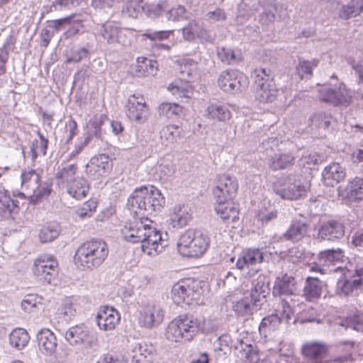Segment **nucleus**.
<instances>
[{
    "label": "nucleus",
    "mask_w": 363,
    "mask_h": 363,
    "mask_svg": "<svg viewBox=\"0 0 363 363\" xmlns=\"http://www.w3.org/2000/svg\"><path fill=\"white\" fill-rule=\"evenodd\" d=\"M204 319L191 313L181 314L172 320L167 329V338L175 342H186L191 341L201 331L207 334L210 330L203 326Z\"/></svg>",
    "instance_id": "obj_1"
},
{
    "label": "nucleus",
    "mask_w": 363,
    "mask_h": 363,
    "mask_svg": "<svg viewBox=\"0 0 363 363\" xmlns=\"http://www.w3.org/2000/svg\"><path fill=\"white\" fill-rule=\"evenodd\" d=\"M299 289L296 278L287 273L281 274L275 278L272 289V295L274 298H281V315L286 321L291 320V316L297 312V294Z\"/></svg>",
    "instance_id": "obj_2"
},
{
    "label": "nucleus",
    "mask_w": 363,
    "mask_h": 363,
    "mask_svg": "<svg viewBox=\"0 0 363 363\" xmlns=\"http://www.w3.org/2000/svg\"><path fill=\"white\" fill-rule=\"evenodd\" d=\"M109 249L106 242L101 239H91L83 242L74 255L75 264L83 269L94 270L106 259Z\"/></svg>",
    "instance_id": "obj_3"
},
{
    "label": "nucleus",
    "mask_w": 363,
    "mask_h": 363,
    "mask_svg": "<svg viewBox=\"0 0 363 363\" xmlns=\"http://www.w3.org/2000/svg\"><path fill=\"white\" fill-rule=\"evenodd\" d=\"M211 238L207 231L189 229L179 236L177 242L179 252L184 257H199L209 248Z\"/></svg>",
    "instance_id": "obj_4"
},
{
    "label": "nucleus",
    "mask_w": 363,
    "mask_h": 363,
    "mask_svg": "<svg viewBox=\"0 0 363 363\" xmlns=\"http://www.w3.org/2000/svg\"><path fill=\"white\" fill-rule=\"evenodd\" d=\"M206 287L207 284L205 281L197 279H182L172 286V301L178 306L199 304L201 297Z\"/></svg>",
    "instance_id": "obj_5"
},
{
    "label": "nucleus",
    "mask_w": 363,
    "mask_h": 363,
    "mask_svg": "<svg viewBox=\"0 0 363 363\" xmlns=\"http://www.w3.org/2000/svg\"><path fill=\"white\" fill-rule=\"evenodd\" d=\"M230 343V336L223 335L215 341V350L221 352L227 357L233 349L235 355L242 360V363H258L259 360L258 352L251 344H247L243 340L239 341L234 345H231Z\"/></svg>",
    "instance_id": "obj_6"
},
{
    "label": "nucleus",
    "mask_w": 363,
    "mask_h": 363,
    "mask_svg": "<svg viewBox=\"0 0 363 363\" xmlns=\"http://www.w3.org/2000/svg\"><path fill=\"white\" fill-rule=\"evenodd\" d=\"M253 76L256 99L261 103H272L275 101L278 89L271 69H256Z\"/></svg>",
    "instance_id": "obj_7"
},
{
    "label": "nucleus",
    "mask_w": 363,
    "mask_h": 363,
    "mask_svg": "<svg viewBox=\"0 0 363 363\" xmlns=\"http://www.w3.org/2000/svg\"><path fill=\"white\" fill-rule=\"evenodd\" d=\"M330 78L337 82L334 84L330 82L325 84L318 90L320 100L333 106H347L351 101L352 96L345 84L342 82H339L335 74H333Z\"/></svg>",
    "instance_id": "obj_8"
},
{
    "label": "nucleus",
    "mask_w": 363,
    "mask_h": 363,
    "mask_svg": "<svg viewBox=\"0 0 363 363\" xmlns=\"http://www.w3.org/2000/svg\"><path fill=\"white\" fill-rule=\"evenodd\" d=\"M65 338L72 346L84 345L86 348L96 349L99 346L97 335L85 324L70 327L65 334Z\"/></svg>",
    "instance_id": "obj_9"
},
{
    "label": "nucleus",
    "mask_w": 363,
    "mask_h": 363,
    "mask_svg": "<svg viewBox=\"0 0 363 363\" xmlns=\"http://www.w3.org/2000/svg\"><path fill=\"white\" fill-rule=\"evenodd\" d=\"M248 80L245 75L236 69L222 72L218 79V85L226 93L241 92L247 87Z\"/></svg>",
    "instance_id": "obj_10"
},
{
    "label": "nucleus",
    "mask_w": 363,
    "mask_h": 363,
    "mask_svg": "<svg viewBox=\"0 0 363 363\" xmlns=\"http://www.w3.org/2000/svg\"><path fill=\"white\" fill-rule=\"evenodd\" d=\"M127 206L128 209L135 213L153 214V210L150 202L147 185L136 188L129 196Z\"/></svg>",
    "instance_id": "obj_11"
},
{
    "label": "nucleus",
    "mask_w": 363,
    "mask_h": 363,
    "mask_svg": "<svg viewBox=\"0 0 363 363\" xmlns=\"http://www.w3.org/2000/svg\"><path fill=\"white\" fill-rule=\"evenodd\" d=\"M96 30L98 35L101 36L108 44L125 45L128 43L126 30L118 26L113 21L98 23Z\"/></svg>",
    "instance_id": "obj_12"
},
{
    "label": "nucleus",
    "mask_w": 363,
    "mask_h": 363,
    "mask_svg": "<svg viewBox=\"0 0 363 363\" xmlns=\"http://www.w3.org/2000/svg\"><path fill=\"white\" fill-rule=\"evenodd\" d=\"M363 289V268L356 269L351 275L344 274L336 284V294L340 296H349Z\"/></svg>",
    "instance_id": "obj_13"
},
{
    "label": "nucleus",
    "mask_w": 363,
    "mask_h": 363,
    "mask_svg": "<svg viewBox=\"0 0 363 363\" xmlns=\"http://www.w3.org/2000/svg\"><path fill=\"white\" fill-rule=\"evenodd\" d=\"M345 227L340 220L330 219L321 221L317 230L315 239L319 242H337L341 240L345 235Z\"/></svg>",
    "instance_id": "obj_14"
},
{
    "label": "nucleus",
    "mask_w": 363,
    "mask_h": 363,
    "mask_svg": "<svg viewBox=\"0 0 363 363\" xmlns=\"http://www.w3.org/2000/svg\"><path fill=\"white\" fill-rule=\"evenodd\" d=\"M113 168L112 162L108 155L101 154L91 158L86 165L85 173L91 180H99L106 177Z\"/></svg>",
    "instance_id": "obj_15"
},
{
    "label": "nucleus",
    "mask_w": 363,
    "mask_h": 363,
    "mask_svg": "<svg viewBox=\"0 0 363 363\" xmlns=\"http://www.w3.org/2000/svg\"><path fill=\"white\" fill-rule=\"evenodd\" d=\"M238 186V182L235 177L225 174L220 176L213 191L216 202L223 203L227 201H233L237 195Z\"/></svg>",
    "instance_id": "obj_16"
},
{
    "label": "nucleus",
    "mask_w": 363,
    "mask_h": 363,
    "mask_svg": "<svg viewBox=\"0 0 363 363\" xmlns=\"http://www.w3.org/2000/svg\"><path fill=\"white\" fill-rule=\"evenodd\" d=\"M328 353V345L321 342H306L301 348L303 363H324L326 362Z\"/></svg>",
    "instance_id": "obj_17"
},
{
    "label": "nucleus",
    "mask_w": 363,
    "mask_h": 363,
    "mask_svg": "<svg viewBox=\"0 0 363 363\" xmlns=\"http://www.w3.org/2000/svg\"><path fill=\"white\" fill-rule=\"evenodd\" d=\"M274 190L282 199L293 201L305 196L307 188L299 179H294L292 175H289L285 184L275 186Z\"/></svg>",
    "instance_id": "obj_18"
},
{
    "label": "nucleus",
    "mask_w": 363,
    "mask_h": 363,
    "mask_svg": "<svg viewBox=\"0 0 363 363\" xmlns=\"http://www.w3.org/2000/svg\"><path fill=\"white\" fill-rule=\"evenodd\" d=\"M126 116L128 118L138 123H143L146 121L147 108L145 100L142 95L133 94L127 101Z\"/></svg>",
    "instance_id": "obj_19"
},
{
    "label": "nucleus",
    "mask_w": 363,
    "mask_h": 363,
    "mask_svg": "<svg viewBox=\"0 0 363 363\" xmlns=\"http://www.w3.org/2000/svg\"><path fill=\"white\" fill-rule=\"evenodd\" d=\"M252 284L250 290L244 294L252 299L256 306L262 308L267 302V298L271 291L269 281L264 277L259 276Z\"/></svg>",
    "instance_id": "obj_20"
},
{
    "label": "nucleus",
    "mask_w": 363,
    "mask_h": 363,
    "mask_svg": "<svg viewBox=\"0 0 363 363\" xmlns=\"http://www.w3.org/2000/svg\"><path fill=\"white\" fill-rule=\"evenodd\" d=\"M145 236L146 239L141 245V250L148 255H152V251L159 254L167 245V242L162 238L160 230L150 225Z\"/></svg>",
    "instance_id": "obj_21"
},
{
    "label": "nucleus",
    "mask_w": 363,
    "mask_h": 363,
    "mask_svg": "<svg viewBox=\"0 0 363 363\" xmlns=\"http://www.w3.org/2000/svg\"><path fill=\"white\" fill-rule=\"evenodd\" d=\"M57 262L50 257L47 260H36L33 270L39 280L50 284L57 276Z\"/></svg>",
    "instance_id": "obj_22"
},
{
    "label": "nucleus",
    "mask_w": 363,
    "mask_h": 363,
    "mask_svg": "<svg viewBox=\"0 0 363 363\" xmlns=\"http://www.w3.org/2000/svg\"><path fill=\"white\" fill-rule=\"evenodd\" d=\"M120 320L121 315L118 311L108 306H101L96 317L98 327L105 331L113 330Z\"/></svg>",
    "instance_id": "obj_23"
},
{
    "label": "nucleus",
    "mask_w": 363,
    "mask_h": 363,
    "mask_svg": "<svg viewBox=\"0 0 363 363\" xmlns=\"http://www.w3.org/2000/svg\"><path fill=\"white\" fill-rule=\"evenodd\" d=\"M164 317V311L158 304L146 307L141 313L139 323L142 327L153 328L162 323Z\"/></svg>",
    "instance_id": "obj_24"
},
{
    "label": "nucleus",
    "mask_w": 363,
    "mask_h": 363,
    "mask_svg": "<svg viewBox=\"0 0 363 363\" xmlns=\"http://www.w3.org/2000/svg\"><path fill=\"white\" fill-rule=\"evenodd\" d=\"M264 261V252L259 248L249 247L242 250L236 262L240 270H249L250 267Z\"/></svg>",
    "instance_id": "obj_25"
},
{
    "label": "nucleus",
    "mask_w": 363,
    "mask_h": 363,
    "mask_svg": "<svg viewBox=\"0 0 363 363\" xmlns=\"http://www.w3.org/2000/svg\"><path fill=\"white\" fill-rule=\"evenodd\" d=\"M131 353L133 363H150L155 358L156 349L151 342L141 341L132 346Z\"/></svg>",
    "instance_id": "obj_26"
},
{
    "label": "nucleus",
    "mask_w": 363,
    "mask_h": 363,
    "mask_svg": "<svg viewBox=\"0 0 363 363\" xmlns=\"http://www.w3.org/2000/svg\"><path fill=\"white\" fill-rule=\"evenodd\" d=\"M38 349L45 356L53 355L57 347L55 333L48 328H42L36 334Z\"/></svg>",
    "instance_id": "obj_27"
},
{
    "label": "nucleus",
    "mask_w": 363,
    "mask_h": 363,
    "mask_svg": "<svg viewBox=\"0 0 363 363\" xmlns=\"http://www.w3.org/2000/svg\"><path fill=\"white\" fill-rule=\"evenodd\" d=\"M309 224L303 220L294 219L281 238L293 243L298 242L308 236Z\"/></svg>",
    "instance_id": "obj_28"
},
{
    "label": "nucleus",
    "mask_w": 363,
    "mask_h": 363,
    "mask_svg": "<svg viewBox=\"0 0 363 363\" xmlns=\"http://www.w3.org/2000/svg\"><path fill=\"white\" fill-rule=\"evenodd\" d=\"M345 169L337 162L330 164L322 172L323 182L328 186L337 184L345 179Z\"/></svg>",
    "instance_id": "obj_29"
},
{
    "label": "nucleus",
    "mask_w": 363,
    "mask_h": 363,
    "mask_svg": "<svg viewBox=\"0 0 363 363\" xmlns=\"http://www.w3.org/2000/svg\"><path fill=\"white\" fill-rule=\"evenodd\" d=\"M16 195L11 196L9 191H5L0 195V214L4 219L12 217L13 213L19 211V201L15 199Z\"/></svg>",
    "instance_id": "obj_30"
},
{
    "label": "nucleus",
    "mask_w": 363,
    "mask_h": 363,
    "mask_svg": "<svg viewBox=\"0 0 363 363\" xmlns=\"http://www.w3.org/2000/svg\"><path fill=\"white\" fill-rule=\"evenodd\" d=\"M344 257L343 252L341 249H328L321 251L318 255V260L320 264L323 265L327 269V272L335 271L336 268L330 269V267H335L337 263L341 262Z\"/></svg>",
    "instance_id": "obj_31"
},
{
    "label": "nucleus",
    "mask_w": 363,
    "mask_h": 363,
    "mask_svg": "<svg viewBox=\"0 0 363 363\" xmlns=\"http://www.w3.org/2000/svg\"><path fill=\"white\" fill-rule=\"evenodd\" d=\"M278 210L269 201L264 202L257 210L256 218L262 227H267L275 223L278 218Z\"/></svg>",
    "instance_id": "obj_32"
},
{
    "label": "nucleus",
    "mask_w": 363,
    "mask_h": 363,
    "mask_svg": "<svg viewBox=\"0 0 363 363\" xmlns=\"http://www.w3.org/2000/svg\"><path fill=\"white\" fill-rule=\"evenodd\" d=\"M296 157L289 152L274 153L269 159L268 164L273 171L287 169L294 164Z\"/></svg>",
    "instance_id": "obj_33"
},
{
    "label": "nucleus",
    "mask_w": 363,
    "mask_h": 363,
    "mask_svg": "<svg viewBox=\"0 0 363 363\" xmlns=\"http://www.w3.org/2000/svg\"><path fill=\"white\" fill-rule=\"evenodd\" d=\"M158 63L156 60L145 57H138L136 64L132 67L134 74L138 77L154 76L157 74Z\"/></svg>",
    "instance_id": "obj_34"
},
{
    "label": "nucleus",
    "mask_w": 363,
    "mask_h": 363,
    "mask_svg": "<svg viewBox=\"0 0 363 363\" xmlns=\"http://www.w3.org/2000/svg\"><path fill=\"white\" fill-rule=\"evenodd\" d=\"M90 185L84 177H77L66 185L67 193L77 200L85 198L89 193Z\"/></svg>",
    "instance_id": "obj_35"
},
{
    "label": "nucleus",
    "mask_w": 363,
    "mask_h": 363,
    "mask_svg": "<svg viewBox=\"0 0 363 363\" xmlns=\"http://www.w3.org/2000/svg\"><path fill=\"white\" fill-rule=\"evenodd\" d=\"M323 281L316 277H308L303 289V296L308 301H314L319 298L322 294Z\"/></svg>",
    "instance_id": "obj_36"
},
{
    "label": "nucleus",
    "mask_w": 363,
    "mask_h": 363,
    "mask_svg": "<svg viewBox=\"0 0 363 363\" xmlns=\"http://www.w3.org/2000/svg\"><path fill=\"white\" fill-rule=\"evenodd\" d=\"M260 309L245 294L233 306V310L238 316L246 318L252 316Z\"/></svg>",
    "instance_id": "obj_37"
},
{
    "label": "nucleus",
    "mask_w": 363,
    "mask_h": 363,
    "mask_svg": "<svg viewBox=\"0 0 363 363\" xmlns=\"http://www.w3.org/2000/svg\"><path fill=\"white\" fill-rule=\"evenodd\" d=\"M215 211L225 222H228L230 220L235 221L238 214L236 204L233 201H227L223 203L216 202Z\"/></svg>",
    "instance_id": "obj_38"
},
{
    "label": "nucleus",
    "mask_w": 363,
    "mask_h": 363,
    "mask_svg": "<svg viewBox=\"0 0 363 363\" xmlns=\"http://www.w3.org/2000/svg\"><path fill=\"white\" fill-rule=\"evenodd\" d=\"M363 12V0H350L343 4L339 10V17L347 20L359 16Z\"/></svg>",
    "instance_id": "obj_39"
},
{
    "label": "nucleus",
    "mask_w": 363,
    "mask_h": 363,
    "mask_svg": "<svg viewBox=\"0 0 363 363\" xmlns=\"http://www.w3.org/2000/svg\"><path fill=\"white\" fill-rule=\"evenodd\" d=\"M281 323V318L277 313L263 318L259 326L260 335L265 337H268L279 328Z\"/></svg>",
    "instance_id": "obj_40"
},
{
    "label": "nucleus",
    "mask_w": 363,
    "mask_h": 363,
    "mask_svg": "<svg viewBox=\"0 0 363 363\" xmlns=\"http://www.w3.org/2000/svg\"><path fill=\"white\" fill-rule=\"evenodd\" d=\"M168 89L178 99H189L193 96V87L189 82L179 80L169 84Z\"/></svg>",
    "instance_id": "obj_41"
},
{
    "label": "nucleus",
    "mask_w": 363,
    "mask_h": 363,
    "mask_svg": "<svg viewBox=\"0 0 363 363\" xmlns=\"http://www.w3.org/2000/svg\"><path fill=\"white\" fill-rule=\"evenodd\" d=\"M346 197L351 202L363 200V178L357 177L349 183L346 189Z\"/></svg>",
    "instance_id": "obj_42"
},
{
    "label": "nucleus",
    "mask_w": 363,
    "mask_h": 363,
    "mask_svg": "<svg viewBox=\"0 0 363 363\" xmlns=\"http://www.w3.org/2000/svg\"><path fill=\"white\" fill-rule=\"evenodd\" d=\"M61 233V226L58 223L52 222L44 225L39 232V239L42 243L54 241Z\"/></svg>",
    "instance_id": "obj_43"
},
{
    "label": "nucleus",
    "mask_w": 363,
    "mask_h": 363,
    "mask_svg": "<svg viewBox=\"0 0 363 363\" xmlns=\"http://www.w3.org/2000/svg\"><path fill=\"white\" fill-rule=\"evenodd\" d=\"M32 194L28 196V201L31 204L40 203L44 199H47L52 192V184L49 182H40L38 188H35Z\"/></svg>",
    "instance_id": "obj_44"
},
{
    "label": "nucleus",
    "mask_w": 363,
    "mask_h": 363,
    "mask_svg": "<svg viewBox=\"0 0 363 363\" xmlns=\"http://www.w3.org/2000/svg\"><path fill=\"white\" fill-rule=\"evenodd\" d=\"M21 187L31 192L41 182L40 174L34 169L24 170L21 174Z\"/></svg>",
    "instance_id": "obj_45"
},
{
    "label": "nucleus",
    "mask_w": 363,
    "mask_h": 363,
    "mask_svg": "<svg viewBox=\"0 0 363 363\" xmlns=\"http://www.w3.org/2000/svg\"><path fill=\"white\" fill-rule=\"evenodd\" d=\"M30 336L23 328H16L9 335L10 345L17 350H22L28 343Z\"/></svg>",
    "instance_id": "obj_46"
},
{
    "label": "nucleus",
    "mask_w": 363,
    "mask_h": 363,
    "mask_svg": "<svg viewBox=\"0 0 363 363\" xmlns=\"http://www.w3.org/2000/svg\"><path fill=\"white\" fill-rule=\"evenodd\" d=\"M208 116L218 121H226L231 117V113L227 106L218 104H211L207 108Z\"/></svg>",
    "instance_id": "obj_47"
},
{
    "label": "nucleus",
    "mask_w": 363,
    "mask_h": 363,
    "mask_svg": "<svg viewBox=\"0 0 363 363\" xmlns=\"http://www.w3.org/2000/svg\"><path fill=\"white\" fill-rule=\"evenodd\" d=\"M107 119L108 118L106 115L101 114L99 117H96L90 121L89 135L84 140V145H87L89 143L92 136L96 137L97 139L102 140L103 133L101 127Z\"/></svg>",
    "instance_id": "obj_48"
},
{
    "label": "nucleus",
    "mask_w": 363,
    "mask_h": 363,
    "mask_svg": "<svg viewBox=\"0 0 363 363\" xmlns=\"http://www.w3.org/2000/svg\"><path fill=\"white\" fill-rule=\"evenodd\" d=\"M319 60L313 59L312 60H299L296 67V74L299 76L301 79H310L313 75V69L318 66Z\"/></svg>",
    "instance_id": "obj_49"
},
{
    "label": "nucleus",
    "mask_w": 363,
    "mask_h": 363,
    "mask_svg": "<svg viewBox=\"0 0 363 363\" xmlns=\"http://www.w3.org/2000/svg\"><path fill=\"white\" fill-rule=\"evenodd\" d=\"M150 202L154 213H157L163 208L165 204V198L161 191L155 186L147 185Z\"/></svg>",
    "instance_id": "obj_50"
},
{
    "label": "nucleus",
    "mask_w": 363,
    "mask_h": 363,
    "mask_svg": "<svg viewBox=\"0 0 363 363\" xmlns=\"http://www.w3.org/2000/svg\"><path fill=\"white\" fill-rule=\"evenodd\" d=\"M124 4L122 7V13L129 17L136 18L145 11L140 0H120Z\"/></svg>",
    "instance_id": "obj_51"
},
{
    "label": "nucleus",
    "mask_w": 363,
    "mask_h": 363,
    "mask_svg": "<svg viewBox=\"0 0 363 363\" xmlns=\"http://www.w3.org/2000/svg\"><path fill=\"white\" fill-rule=\"evenodd\" d=\"M217 55L222 62L227 65L237 64L241 60L240 51L224 47L217 48Z\"/></svg>",
    "instance_id": "obj_52"
},
{
    "label": "nucleus",
    "mask_w": 363,
    "mask_h": 363,
    "mask_svg": "<svg viewBox=\"0 0 363 363\" xmlns=\"http://www.w3.org/2000/svg\"><path fill=\"white\" fill-rule=\"evenodd\" d=\"M182 111V107L176 103L164 102L160 105L158 112L160 116L174 119L177 118Z\"/></svg>",
    "instance_id": "obj_53"
},
{
    "label": "nucleus",
    "mask_w": 363,
    "mask_h": 363,
    "mask_svg": "<svg viewBox=\"0 0 363 363\" xmlns=\"http://www.w3.org/2000/svg\"><path fill=\"white\" fill-rule=\"evenodd\" d=\"M182 130V128L177 125H166L160 132V138L167 143H173L180 139Z\"/></svg>",
    "instance_id": "obj_54"
},
{
    "label": "nucleus",
    "mask_w": 363,
    "mask_h": 363,
    "mask_svg": "<svg viewBox=\"0 0 363 363\" xmlns=\"http://www.w3.org/2000/svg\"><path fill=\"white\" fill-rule=\"evenodd\" d=\"M191 218V214L189 211L179 207L178 211H174L171 216L170 220L174 228H181L187 225Z\"/></svg>",
    "instance_id": "obj_55"
},
{
    "label": "nucleus",
    "mask_w": 363,
    "mask_h": 363,
    "mask_svg": "<svg viewBox=\"0 0 363 363\" xmlns=\"http://www.w3.org/2000/svg\"><path fill=\"white\" fill-rule=\"evenodd\" d=\"M77 171V164H67L57 171L55 177L67 185L69 182L74 181L77 178L75 177Z\"/></svg>",
    "instance_id": "obj_56"
},
{
    "label": "nucleus",
    "mask_w": 363,
    "mask_h": 363,
    "mask_svg": "<svg viewBox=\"0 0 363 363\" xmlns=\"http://www.w3.org/2000/svg\"><path fill=\"white\" fill-rule=\"evenodd\" d=\"M97 204V202L92 199L84 202L81 206L75 210L74 214L76 217L81 220H84L91 217L96 210Z\"/></svg>",
    "instance_id": "obj_57"
},
{
    "label": "nucleus",
    "mask_w": 363,
    "mask_h": 363,
    "mask_svg": "<svg viewBox=\"0 0 363 363\" xmlns=\"http://www.w3.org/2000/svg\"><path fill=\"white\" fill-rule=\"evenodd\" d=\"M169 21H181L187 18V11L184 6L177 5L167 9L166 7L165 16Z\"/></svg>",
    "instance_id": "obj_58"
},
{
    "label": "nucleus",
    "mask_w": 363,
    "mask_h": 363,
    "mask_svg": "<svg viewBox=\"0 0 363 363\" xmlns=\"http://www.w3.org/2000/svg\"><path fill=\"white\" fill-rule=\"evenodd\" d=\"M139 220L126 222L123 228L121 229L123 238L127 242L135 243L138 235Z\"/></svg>",
    "instance_id": "obj_59"
},
{
    "label": "nucleus",
    "mask_w": 363,
    "mask_h": 363,
    "mask_svg": "<svg viewBox=\"0 0 363 363\" xmlns=\"http://www.w3.org/2000/svg\"><path fill=\"white\" fill-rule=\"evenodd\" d=\"M338 324L345 328H351L358 332L363 330V318L359 315L341 319Z\"/></svg>",
    "instance_id": "obj_60"
},
{
    "label": "nucleus",
    "mask_w": 363,
    "mask_h": 363,
    "mask_svg": "<svg viewBox=\"0 0 363 363\" xmlns=\"http://www.w3.org/2000/svg\"><path fill=\"white\" fill-rule=\"evenodd\" d=\"M331 116L325 113H315L313 114L310 120L312 125L318 128L327 129L330 125Z\"/></svg>",
    "instance_id": "obj_61"
},
{
    "label": "nucleus",
    "mask_w": 363,
    "mask_h": 363,
    "mask_svg": "<svg viewBox=\"0 0 363 363\" xmlns=\"http://www.w3.org/2000/svg\"><path fill=\"white\" fill-rule=\"evenodd\" d=\"M172 32L173 30H152L149 29L146 30L142 35L151 41H162L168 39Z\"/></svg>",
    "instance_id": "obj_62"
},
{
    "label": "nucleus",
    "mask_w": 363,
    "mask_h": 363,
    "mask_svg": "<svg viewBox=\"0 0 363 363\" xmlns=\"http://www.w3.org/2000/svg\"><path fill=\"white\" fill-rule=\"evenodd\" d=\"M319 161L318 157L315 155L304 154L298 160V164L300 167L312 169L315 168V166L319 164Z\"/></svg>",
    "instance_id": "obj_63"
},
{
    "label": "nucleus",
    "mask_w": 363,
    "mask_h": 363,
    "mask_svg": "<svg viewBox=\"0 0 363 363\" xmlns=\"http://www.w3.org/2000/svg\"><path fill=\"white\" fill-rule=\"evenodd\" d=\"M74 14H72L69 16L61 18L60 19L50 21L48 22V26L54 31L55 33H58L62 29L70 24L71 19L74 16Z\"/></svg>",
    "instance_id": "obj_64"
}]
</instances>
